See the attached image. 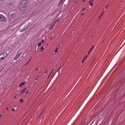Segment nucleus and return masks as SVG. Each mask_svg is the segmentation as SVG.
<instances>
[{
    "label": "nucleus",
    "mask_w": 125,
    "mask_h": 125,
    "mask_svg": "<svg viewBox=\"0 0 125 125\" xmlns=\"http://www.w3.org/2000/svg\"><path fill=\"white\" fill-rule=\"evenodd\" d=\"M52 39V37H51V38H50V39L51 40Z\"/></svg>",
    "instance_id": "obj_36"
},
{
    "label": "nucleus",
    "mask_w": 125,
    "mask_h": 125,
    "mask_svg": "<svg viewBox=\"0 0 125 125\" xmlns=\"http://www.w3.org/2000/svg\"><path fill=\"white\" fill-rule=\"evenodd\" d=\"M4 57H0V60H1H1H3V59H4Z\"/></svg>",
    "instance_id": "obj_17"
},
{
    "label": "nucleus",
    "mask_w": 125,
    "mask_h": 125,
    "mask_svg": "<svg viewBox=\"0 0 125 125\" xmlns=\"http://www.w3.org/2000/svg\"><path fill=\"white\" fill-rule=\"evenodd\" d=\"M26 89V88H25L24 89H23L22 90L20 94H21L23 92H24L25 91Z\"/></svg>",
    "instance_id": "obj_7"
},
{
    "label": "nucleus",
    "mask_w": 125,
    "mask_h": 125,
    "mask_svg": "<svg viewBox=\"0 0 125 125\" xmlns=\"http://www.w3.org/2000/svg\"><path fill=\"white\" fill-rule=\"evenodd\" d=\"M44 42V40H42L41 41V43H43Z\"/></svg>",
    "instance_id": "obj_20"
},
{
    "label": "nucleus",
    "mask_w": 125,
    "mask_h": 125,
    "mask_svg": "<svg viewBox=\"0 0 125 125\" xmlns=\"http://www.w3.org/2000/svg\"><path fill=\"white\" fill-rule=\"evenodd\" d=\"M85 0H83V2H84V1H85Z\"/></svg>",
    "instance_id": "obj_37"
},
{
    "label": "nucleus",
    "mask_w": 125,
    "mask_h": 125,
    "mask_svg": "<svg viewBox=\"0 0 125 125\" xmlns=\"http://www.w3.org/2000/svg\"><path fill=\"white\" fill-rule=\"evenodd\" d=\"M90 4V5L91 6H92L93 5V3H89Z\"/></svg>",
    "instance_id": "obj_21"
},
{
    "label": "nucleus",
    "mask_w": 125,
    "mask_h": 125,
    "mask_svg": "<svg viewBox=\"0 0 125 125\" xmlns=\"http://www.w3.org/2000/svg\"><path fill=\"white\" fill-rule=\"evenodd\" d=\"M84 61H83V60H82V63H83V62Z\"/></svg>",
    "instance_id": "obj_32"
},
{
    "label": "nucleus",
    "mask_w": 125,
    "mask_h": 125,
    "mask_svg": "<svg viewBox=\"0 0 125 125\" xmlns=\"http://www.w3.org/2000/svg\"><path fill=\"white\" fill-rule=\"evenodd\" d=\"M6 109L7 110H8V107L7 108H6Z\"/></svg>",
    "instance_id": "obj_34"
},
{
    "label": "nucleus",
    "mask_w": 125,
    "mask_h": 125,
    "mask_svg": "<svg viewBox=\"0 0 125 125\" xmlns=\"http://www.w3.org/2000/svg\"><path fill=\"white\" fill-rule=\"evenodd\" d=\"M53 69H52V70L51 71V73H50V74H49V76L51 74V73H52V71H53Z\"/></svg>",
    "instance_id": "obj_24"
},
{
    "label": "nucleus",
    "mask_w": 125,
    "mask_h": 125,
    "mask_svg": "<svg viewBox=\"0 0 125 125\" xmlns=\"http://www.w3.org/2000/svg\"><path fill=\"white\" fill-rule=\"evenodd\" d=\"M38 69V68H36V69H35V70H37Z\"/></svg>",
    "instance_id": "obj_31"
},
{
    "label": "nucleus",
    "mask_w": 125,
    "mask_h": 125,
    "mask_svg": "<svg viewBox=\"0 0 125 125\" xmlns=\"http://www.w3.org/2000/svg\"><path fill=\"white\" fill-rule=\"evenodd\" d=\"M47 72V70H46L44 73H46V72Z\"/></svg>",
    "instance_id": "obj_25"
},
{
    "label": "nucleus",
    "mask_w": 125,
    "mask_h": 125,
    "mask_svg": "<svg viewBox=\"0 0 125 125\" xmlns=\"http://www.w3.org/2000/svg\"><path fill=\"white\" fill-rule=\"evenodd\" d=\"M41 44V42H39L38 43V46H40Z\"/></svg>",
    "instance_id": "obj_16"
},
{
    "label": "nucleus",
    "mask_w": 125,
    "mask_h": 125,
    "mask_svg": "<svg viewBox=\"0 0 125 125\" xmlns=\"http://www.w3.org/2000/svg\"><path fill=\"white\" fill-rule=\"evenodd\" d=\"M25 83V82H22L21 83V84L22 85H24V84Z\"/></svg>",
    "instance_id": "obj_18"
},
{
    "label": "nucleus",
    "mask_w": 125,
    "mask_h": 125,
    "mask_svg": "<svg viewBox=\"0 0 125 125\" xmlns=\"http://www.w3.org/2000/svg\"><path fill=\"white\" fill-rule=\"evenodd\" d=\"M28 93V91H27L26 93V94Z\"/></svg>",
    "instance_id": "obj_30"
},
{
    "label": "nucleus",
    "mask_w": 125,
    "mask_h": 125,
    "mask_svg": "<svg viewBox=\"0 0 125 125\" xmlns=\"http://www.w3.org/2000/svg\"><path fill=\"white\" fill-rule=\"evenodd\" d=\"M58 21H59L57 19L56 20V21H55V23H56V22H58Z\"/></svg>",
    "instance_id": "obj_23"
},
{
    "label": "nucleus",
    "mask_w": 125,
    "mask_h": 125,
    "mask_svg": "<svg viewBox=\"0 0 125 125\" xmlns=\"http://www.w3.org/2000/svg\"><path fill=\"white\" fill-rule=\"evenodd\" d=\"M44 49V47H42L40 48V52H42V50Z\"/></svg>",
    "instance_id": "obj_11"
},
{
    "label": "nucleus",
    "mask_w": 125,
    "mask_h": 125,
    "mask_svg": "<svg viewBox=\"0 0 125 125\" xmlns=\"http://www.w3.org/2000/svg\"><path fill=\"white\" fill-rule=\"evenodd\" d=\"M63 0H60L59 3L60 4H59V5H60L62 3V1H63Z\"/></svg>",
    "instance_id": "obj_14"
},
{
    "label": "nucleus",
    "mask_w": 125,
    "mask_h": 125,
    "mask_svg": "<svg viewBox=\"0 0 125 125\" xmlns=\"http://www.w3.org/2000/svg\"><path fill=\"white\" fill-rule=\"evenodd\" d=\"M85 10V8H84L83 9H82V10L83 11L84 10Z\"/></svg>",
    "instance_id": "obj_29"
},
{
    "label": "nucleus",
    "mask_w": 125,
    "mask_h": 125,
    "mask_svg": "<svg viewBox=\"0 0 125 125\" xmlns=\"http://www.w3.org/2000/svg\"><path fill=\"white\" fill-rule=\"evenodd\" d=\"M104 13V12H102L101 13V14L100 15V16L98 18L99 19H100L101 16L103 15Z\"/></svg>",
    "instance_id": "obj_10"
},
{
    "label": "nucleus",
    "mask_w": 125,
    "mask_h": 125,
    "mask_svg": "<svg viewBox=\"0 0 125 125\" xmlns=\"http://www.w3.org/2000/svg\"><path fill=\"white\" fill-rule=\"evenodd\" d=\"M91 52H90V50H89V51L88 52V54H89Z\"/></svg>",
    "instance_id": "obj_28"
},
{
    "label": "nucleus",
    "mask_w": 125,
    "mask_h": 125,
    "mask_svg": "<svg viewBox=\"0 0 125 125\" xmlns=\"http://www.w3.org/2000/svg\"><path fill=\"white\" fill-rule=\"evenodd\" d=\"M84 13H82V14H81V15H83V14H84Z\"/></svg>",
    "instance_id": "obj_35"
},
{
    "label": "nucleus",
    "mask_w": 125,
    "mask_h": 125,
    "mask_svg": "<svg viewBox=\"0 0 125 125\" xmlns=\"http://www.w3.org/2000/svg\"><path fill=\"white\" fill-rule=\"evenodd\" d=\"M14 98H16V96H15V97H14Z\"/></svg>",
    "instance_id": "obj_39"
},
{
    "label": "nucleus",
    "mask_w": 125,
    "mask_h": 125,
    "mask_svg": "<svg viewBox=\"0 0 125 125\" xmlns=\"http://www.w3.org/2000/svg\"><path fill=\"white\" fill-rule=\"evenodd\" d=\"M1 115L0 114V117H1Z\"/></svg>",
    "instance_id": "obj_38"
},
{
    "label": "nucleus",
    "mask_w": 125,
    "mask_h": 125,
    "mask_svg": "<svg viewBox=\"0 0 125 125\" xmlns=\"http://www.w3.org/2000/svg\"><path fill=\"white\" fill-rule=\"evenodd\" d=\"M2 55H3V57H4V58H5L8 55V54L6 52H5L2 53Z\"/></svg>",
    "instance_id": "obj_5"
},
{
    "label": "nucleus",
    "mask_w": 125,
    "mask_h": 125,
    "mask_svg": "<svg viewBox=\"0 0 125 125\" xmlns=\"http://www.w3.org/2000/svg\"><path fill=\"white\" fill-rule=\"evenodd\" d=\"M39 76V75L37 76V77H38Z\"/></svg>",
    "instance_id": "obj_40"
},
{
    "label": "nucleus",
    "mask_w": 125,
    "mask_h": 125,
    "mask_svg": "<svg viewBox=\"0 0 125 125\" xmlns=\"http://www.w3.org/2000/svg\"><path fill=\"white\" fill-rule=\"evenodd\" d=\"M22 85L21 83L19 85V87H21L22 86Z\"/></svg>",
    "instance_id": "obj_22"
},
{
    "label": "nucleus",
    "mask_w": 125,
    "mask_h": 125,
    "mask_svg": "<svg viewBox=\"0 0 125 125\" xmlns=\"http://www.w3.org/2000/svg\"><path fill=\"white\" fill-rule=\"evenodd\" d=\"M37 78H36V80H37Z\"/></svg>",
    "instance_id": "obj_41"
},
{
    "label": "nucleus",
    "mask_w": 125,
    "mask_h": 125,
    "mask_svg": "<svg viewBox=\"0 0 125 125\" xmlns=\"http://www.w3.org/2000/svg\"><path fill=\"white\" fill-rule=\"evenodd\" d=\"M31 59H30L29 61L27 62V63L25 65H26L30 61V60Z\"/></svg>",
    "instance_id": "obj_19"
},
{
    "label": "nucleus",
    "mask_w": 125,
    "mask_h": 125,
    "mask_svg": "<svg viewBox=\"0 0 125 125\" xmlns=\"http://www.w3.org/2000/svg\"><path fill=\"white\" fill-rule=\"evenodd\" d=\"M28 28V26H25L22 29L20 30V31L21 32H22L24 31L25 30L27 29Z\"/></svg>",
    "instance_id": "obj_3"
},
{
    "label": "nucleus",
    "mask_w": 125,
    "mask_h": 125,
    "mask_svg": "<svg viewBox=\"0 0 125 125\" xmlns=\"http://www.w3.org/2000/svg\"><path fill=\"white\" fill-rule=\"evenodd\" d=\"M89 3H92V1H89Z\"/></svg>",
    "instance_id": "obj_27"
},
{
    "label": "nucleus",
    "mask_w": 125,
    "mask_h": 125,
    "mask_svg": "<svg viewBox=\"0 0 125 125\" xmlns=\"http://www.w3.org/2000/svg\"><path fill=\"white\" fill-rule=\"evenodd\" d=\"M21 53H19L18 54H17L16 56L14 57V60H17L18 58H19L21 54Z\"/></svg>",
    "instance_id": "obj_2"
},
{
    "label": "nucleus",
    "mask_w": 125,
    "mask_h": 125,
    "mask_svg": "<svg viewBox=\"0 0 125 125\" xmlns=\"http://www.w3.org/2000/svg\"><path fill=\"white\" fill-rule=\"evenodd\" d=\"M55 24V22H54L52 24V25L50 27L49 29L50 30H52L53 28V26H54Z\"/></svg>",
    "instance_id": "obj_6"
},
{
    "label": "nucleus",
    "mask_w": 125,
    "mask_h": 125,
    "mask_svg": "<svg viewBox=\"0 0 125 125\" xmlns=\"http://www.w3.org/2000/svg\"><path fill=\"white\" fill-rule=\"evenodd\" d=\"M59 48H56L55 50V52H56L58 51V49Z\"/></svg>",
    "instance_id": "obj_13"
},
{
    "label": "nucleus",
    "mask_w": 125,
    "mask_h": 125,
    "mask_svg": "<svg viewBox=\"0 0 125 125\" xmlns=\"http://www.w3.org/2000/svg\"><path fill=\"white\" fill-rule=\"evenodd\" d=\"M91 0L92 1H93V0Z\"/></svg>",
    "instance_id": "obj_42"
},
{
    "label": "nucleus",
    "mask_w": 125,
    "mask_h": 125,
    "mask_svg": "<svg viewBox=\"0 0 125 125\" xmlns=\"http://www.w3.org/2000/svg\"><path fill=\"white\" fill-rule=\"evenodd\" d=\"M88 56V55H86L83 59V61H84L85 60L86 58Z\"/></svg>",
    "instance_id": "obj_9"
},
{
    "label": "nucleus",
    "mask_w": 125,
    "mask_h": 125,
    "mask_svg": "<svg viewBox=\"0 0 125 125\" xmlns=\"http://www.w3.org/2000/svg\"><path fill=\"white\" fill-rule=\"evenodd\" d=\"M108 6V5H107L105 7V9H103V10L104 11H105L106 10V8H107V7Z\"/></svg>",
    "instance_id": "obj_12"
},
{
    "label": "nucleus",
    "mask_w": 125,
    "mask_h": 125,
    "mask_svg": "<svg viewBox=\"0 0 125 125\" xmlns=\"http://www.w3.org/2000/svg\"><path fill=\"white\" fill-rule=\"evenodd\" d=\"M20 102L21 103H22L23 102V100L22 99H21L20 100Z\"/></svg>",
    "instance_id": "obj_15"
},
{
    "label": "nucleus",
    "mask_w": 125,
    "mask_h": 125,
    "mask_svg": "<svg viewBox=\"0 0 125 125\" xmlns=\"http://www.w3.org/2000/svg\"><path fill=\"white\" fill-rule=\"evenodd\" d=\"M28 1L26 0H23L20 3L19 7L20 8H22L26 7L27 5Z\"/></svg>",
    "instance_id": "obj_1"
},
{
    "label": "nucleus",
    "mask_w": 125,
    "mask_h": 125,
    "mask_svg": "<svg viewBox=\"0 0 125 125\" xmlns=\"http://www.w3.org/2000/svg\"><path fill=\"white\" fill-rule=\"evenodd\" d=\"M94 45H93L92 47L91 48V49L90 50V52H91L93 49H94Z\"/></svg>",
    "instance_id": "obj_8"
},
{
    "label": "nucleus",
    "mask_w": 125,
    "mask_h": 125,
    "mask_svg": "<svg viewBox=\"0 0 125 125\" xmlns=\"http://www.w3.org/2000/svg\"><path fill=\"white\" fill-rule=\"evenodd\" d=\"M15 109L14 108H13L12 110V111H15Z\"/></svg>",
    "instance_id": "obj_26"
},
{
    "label": "nucleus",
    "mask_w": 125,
    "mask_h": 125,
    "mask_svg": "<svg viewBox=\"0 0 125 125\" xmlns=\"http://www.w3.org/2000/svg\"><path fill=\"white\" fill-rule=\"evenodd\" d=\"M5 18L2 15L0 14V21H4Z\"/></svg>",
    "instance_id": "obj_4"
},
{
    "label": "nucleus",
    "mask_w": 125,
    "mask_h": 125,
    "mask_svg": "<svg viewBox=\"0 0 125 125\" xmlns=\"http://www.w3.org/2000/svg\"><path fill=\"white\" fill-rule=\"evenodd\" d=\"M54 73H55V72H54L53 73V74H52V75H53V74H54Z\"/></svg>",
    "instance_id": "obj_33"
}]
</instances>
